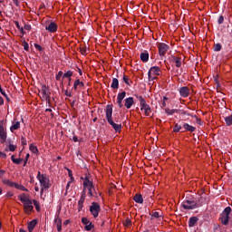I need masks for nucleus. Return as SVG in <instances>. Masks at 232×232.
Segmentation results:
<instances>
[{
	"instance_id": "nucleus-1",
	"label": "nucleus",
	"mask_w": 232,
	"mask_h": 232,
	"mask_svg": "<svg viewBox=\"0 0 232 232\" xmlns=\"http://www.w3.org/2000/svg\"><path fill=\"white\" fill-rule=\"evenodd\" d=\"M105 113L108 123L112 126L116 133H121V130H122V124L113 121V107L111 105H107Z\"/></svg>"
},
{
	"instance_id": "nucleus-2",
	"label": "nucleus",
	"mask_w": 232,
	"mask_h": 232,
	"mask_svg": "<svg viewBox=\"0 0 232 232\" xmlns=\"http://www.w3.org/2000/svg\"><path fill=\"white\" fill-rule=\"evenodd\" d=\"M136 98L140 102L141 111L144 110L146 117H150V113H151V107L148 103H146V100L144 99V97L140 95H136Z\"/></svg>"
},
{
	"instance_id": "nucleus-3",
	"label": "nucleus",
	"mask_w": 232,
	"mask_h": 232,
	"mask_svg": "<svg viewBox=\"0 0 232 232\" xmlns=\"http://www.w3.org/2000/svg\"><path fill=\"white\" fill-rule=\"evenodd\" d=\"M229 215H231V207H227L220 214L219 220L223 226L229 225Z\"/></svg>"
},
{
	"instance_id": "nucleus-4",
	"label": "nucleus",
	"mask_w": 232,
	"mask_h": 232,
	"mask_svg": "<svg viewBox=\"0 0 232 232\" xmlns=\"http://www.w3.org/2000/svg\"><path fill=\"white\" fill-rule=\"evenodd\" d=\"M41 185V195L44 193V189H50V179L46 177V174H42L40 179H38Z\"/></svg>"
},
{
	"instance_id": "nucleus-5",
	"label": "nucleus",
	"mask_w": 232,
	"mask_h": 232,
	"mask_svg": "<svg viewBox=\"0 0 232 232\" xmlns=\"http://www.w3.org/2000/svg\"><path fill=\"white\" fill-rule=\"evenodd\" d=\"M155 75L156 76L160 75V67L159 66L150 67L148 72L149 81H155V79H157Z\"/></svg>"
},
{
	"instance_id": "nucleus-6",
	"label": "nucleus",
	"mask_w": 232,
	"mask_h": 232,
	"mask_svg": "<svg viewBox=\"0 0 232 232\" xmlns=\"http://www.w3.org/2000/svg\"><path fill=\"white\" fill-rule=\"evenodd\" d=\"M89 211L92 215L93 218H97V217H99V213H101V205L97 202H92L90 206Z\"/></svg>"
},
{
	"instance_id": "nucleus-7",
	"label": "nucleus",
	"mask_w": 232,
	"mask_h": 232,
	"mask_svg": "<svg viewBox=\"0 0 232 232\" xmlns=\"http://www.w3.org/2000/svg\"><path fill=\"white\" fill-rule=\"evenodd\" d=\"M182 208L184 209H188V210H191V209H197L198 207L197 205V201L196 200H193V199H186L183 201L182 203Z\"/></svg>"
},
{
	"instance_id": "nucleus-8",
	"label": "nucleus",
	"mask_w": 232,
	"mask_h": 232,
	"mask_svg": "<svg viewBox=\"0 0 232 232\" xmlns=\"http://www.w3.org/2000/svg\"><path fill=\"white\" fill-rule=\"evenodd\" d=\"M158 49H159L160 56L164 57V55H166L168 50H169V45L166 44L165 43H159Z\"/></svg>"
},
{
	"instance_id": "nucleus-9",
	"label": "nucleus",
	"mask_w": 232,
	"mask_h": 232,
	"mask_svg": "<svg viewBox=\"0 0 232 232\" xmlns=\"http://www.w3.org/2000/svg\"><path fill=\"white\" fill-rule=\"evenodd\" d=\"M42 97L46 101L48 106H52V102H50V92H48V88H46V85H44L42 87Z\"/></svg>"
},
{
	"instance_id": "nucleus-10",
	"label": "nucleus",
	"mask_w": 232,
	"mask_h": 232,
	"mask_svg": "<svg viewBox=\"0 0 232 232\" xmlns=\"http://www.w3.org/2000/svg\"><path fill=\"white\" fill-rule=\"evenodd\" d=\"M3 121H0V142L5 144L6 142V131H5V127L2 125Z\"/></svg>"
},
{
	"instance_id": "nucleus-11",
	"label": "nucleus",
	"mask_w": 232,
	"mask_h": 232,
	"mask_svg": "<svg viewBox=\"0 0 232 232\" xmlns=\"http://www.w3.org/2000/svg\"><path fill=\"white\" fill-rule=\"evenodd\" d=\"M84 200H86V191H82V194L78 201V211H82L84 208Z\"/></svg>"
},
{
	"instance_id": "nucleus-12",
	"label": "nucleus",
	"mask_w": 232,
	"mask_h": 232,
	"mask_svg": "<svg viewBox=\"0 0 232 232\" xmlns=\"http://www.w3.org/2000/svg\"><path fill=\"white\" fill-rule=\"evenodd\" d=\"M82 224H84L85 231H92V229H93V227H94V226L92 224V222L90 220H88V218H82Z\"/></svg>"
},
{
	"instance_id": "nucleus-13",
	"label": "nucleus",
	"mask_w": 232,
	"mask_h": 232,
	"mask_svg": "<svg viewBox=\"0 0 232 232\" xmlns=\"http://www.w3.org/2000/svg\"><path fill=\"white\" fill-rule=\"evenodd\" d=\"M125 97H126V92H120V93H118V95H117V104H118V106H119V108H122V101H124V99H125Z\"/></svg>"
},
{
	"instance_id": "nucleus-14",
	"label": "nucleus",
	"mask_w": 232,
	"mask_h": 232,
	"mask_svg": "<svg viewBox=\"0 0 232 232\" xmlns=\"http://www.w3.org/2000/svg\"><path fill=\"white\" fill-rule=\"evenodd\" d=\"M57 24H55V22H51L46 27L45 30H47V32H50L51 34H55V32H57Z\"/></svg>"
},
{
	"instance_id": "nucleus-15",
	"label": "nucleus",
	"mask_w": 232,
	"mask_h": 232,
	"mask_svg": "<svg viewBox=\"0 0 232 232\" xmlns=\"http://www.w3.org/2000/svg\"><path fill=\"white\" fill-rule=\"evenodd\" d=\"M179 95L184 99L189 97V88L188 86H183L179 89Z\"/></svg>"
},
{
	"instance_id": "nucleus-16",
	"label": "nucleus",
	"mask_w": 232,
	"mask_h": 232,
	"mask_svg": "<svg viewBox=\"0 0 232 232\" xmlns=\"http://www.w3.org/2000/svg\"><path fill=\"white\" fill-rule=\"evenodd\" d=\"M32 204H33V201H31V204L29 203L24 204V213H26V215H32V212L34 211V205Z\"/></svg>"
},
{
	"instance_id": "nucleus-17",
	"label": "nucleus",
	"mask_w": 232,
	"mask_h": 232,
	"mask_svg": "<svg viewBox=\"0 0 232 232\" xmlns=\"http://www.w3.org/2000/svg\"><path fill=\"white\" fill-rule=\"evenodd\" d=\"M54 224H56L57 231H63V219L59 216H55Z\"/></svg>"
},
{
	"instance_id": "nucleus-18",
	"label": "nucleus",
	"mask_w": 232,
	"mask_h": 232,
	"mask_svg": "<svg viewBox=\"0 0 232 232\" xmlns=\"http://www.w3.org/2000/svg\"><path fill=\"white\" fill-rule=\"evenodd\" d=\"M19 200H21L23 204H32V199H30V198L24 193L20 195Z\"/></svg>"
},
{
	"instance_id": "nucleus-19",
	"label": "nucleus",
	"mask_w": 232,
	"mask_h": 232,
	"mask_svg": "<svg viewBox=\"0 0 232 232\" xmlns=\"http://www.w3.org/2000/svg\"><path fill=\"white\" fill-rule=\"evenodd\" d=\"M79 88H84V83L82 82H81V80L77 79L74 81L72 90L77 92V90H79Z\"/></svg>"
},
{
	"instance_id": "nucleus-20",
	"label": "nucleus",
	"mask_w": 232,
	"mask_h": 232,
	"mask_svg": "<svg viewBox=\"0 0 232 232\" xmlns=\"http://www.w3.org/2000/svg\"><path fill=\"white\" fill-rule=\"evenodd\" d=\"M172 63H175L177 68H180L182 66V58L179 56H171Z\"/></svg>"
},
{
	"instance_id": "nucleus-21",
	"label": "nucleus",
	"mask_w": 232,
	"mask_h": 232,
	"mask_svg": "<svg viewBox=\"0 0 232 232\" xmlns=\"http://www.w3.org/2000/svg\"><path fill=\"white\" fill-rule=\"evenodd\" d=\"M140 57L142 63H148V61H150V53H148V51L142 52Z\"/></svg>"
},
{
	"instance_id": "nucleus-22",
	"label": "nucleus",
	"mask_w": 232,
	"mask_h": 232,
	"mask_svg": "<svg viewBox=\"0 0 232 232\" xmlns=\"http://www.w3.org/2000/svg\"><path fill=\"white\" fill-rule=\"evenodd\" d=\"M134 101H133V97H129L125 99V108H127V110H130V108H131V106H133L134 104Z\"/></svg>"
},
{
	"instance_id": "nucleus-23",
	"label": "nucleus",
	"mask_w": 232,
	"mask_h": 232,
	"mask_svg": "<svg viewBox=\"0 0 232 232\" xmlns=\"http://www.w3.org/2000/svg\"><path fill=\"white\" fill-rule=\"evenodd\" d=\"M35 226H37V219H33L32 221H30L27 225L28 227V231L29 232H33L34 229H35Z\"/></svg>"
},
{
	"instance_id": "nucleus-24",
	"label": "nucleus",
	"mask_w": 232,
	"mask_h": 232,
	"mask_svg": "<svg viewBox=\"0 0 232 232\" xmlns=\"http://www.w3.org/2000/svg\"><path fill=\"white\" fill-rule=\"evenodd\" d=\"M198 222V218L191 217L188 219V227H195V226L197 225Z\"/></svg>"
},
{
	"instance_id": "nucleus-25",
	"label": "nucleus",
	"mask_w": 232,
	"mask_h": 232,
	"mask_svg": "<svg viewBox=\"0 0 232 232\" xmlns=\"http://www.w3.org/2000/svg\"><path fill=\"white\" fill-rule=\"evenodd\" d=\"M133 200L137 204H142L144 202V198H142V194H135V196L133 197Z\"/></svg>"
},
{
	"instance_id": "nucleus-26",
	"label": "nucleus",
	"mask_w": 232,
	"mask_h": 232,
	"mask_svg": "<svg viewBox=\"0 0 232 232\" xmlns=\"http://www.w3.org/2000/svg\"><path fill=\"white\" fill-rule=\"evenodd\" d=\"M196 204L198 206V208H202V206L204 204H206V198H204V196H200L199 198H198V199L196 200Z\"/></svg>"
},
{
	"instance_id": "nucleus-27",
	"label": "nucleus",
	"mask_w": 232,
	"mask_h": 232,
	"mask_svg": "<svg viewBox=\"0 0 232 232\" xmlns=\"http://www.w3.org/2000/svg\"><path fill=\"white\" fill-rule=\"evenodd\" d=\"M182 126L184 128V130H186V131H190L191 133H193V131H195V130H197V128H195L194 126L189 125V123H182Z\"/></svg>"
},
{
	"instance_id": "nucleus-28",
	"label": "nucleus",
	"mask_w": 232,
	"mask_h": 232,
	"mask_svg": "<svg viewBox=\"0 0 232 232\" xmlns=\"http://www.w3.org/2000/svg\"><path fill=\"white\" fill-rule=\"evenodd\" d=\"M19 128H21V122H19V121H13V124L10 127V131L12 133H14V131H15V130H19Z\"/></svg>"
},
{
	"instance_id": "nucleus-29",
	"label": "nucleus",
	"mask_w": 232,
	"mask_h": 232,
	"mask_svg": "<svg viewBox=\"0 0 232 232\" xmlns=\"http://www.w3.org/2000/svg\"><path fill=\"white\" fill-rule=\"evenodd\" d=\"M88 188H93V183L88 178H85L83 180V191Z\"/></svg>"
},
{
	"instance_id": "nucleus-30",
	"label": "nucleus",
	"mask_w": 232,
	"mask_h": 232,
	"mask_svg": "<svg viewBox=\"0 0 232 232\" xmlns=\"http://www.w3.org/2000/svg\"><path fill=\"white\" fill-rule=\"evenodd\" d=\"M111 88H112V90H119V79L112 78Z\"/></svg>"
},
{
	"instance_id": "nucleus-31",
	"label": "nucleus",
	"mask_w": 232,
	"mask_h": 232,
	"mask_svg": "<svg viewBox=\"0 0 232 232\" xmlns=\"http://www.w3.org/2000/svg\"><path fill=\"white\" fill-rule=\"evenodd\" d=\"M2 184H5V186H9V188H14V182L11 181L8 179H3Z\"/></svg>"
},
{
	"instance_id": "nucleus-32",
	"label": "nucleus",
	"mask_w": 232,
	"mask_h": 232,
	"mask_svg": "<svg viewBox=\"0 0 232 232\" xmlns=\"http://www.w3.org/2000/svg\"><path fill=\"white\" fill-rule=\"evenodd\" d=\"M182 128H183L182 123H175L173 132L179 133V131H180V130H182Z\"/></svg>"
},
{
	"instance_id": "nucleus-33",
	"label": "nucleus",
	"mask_w": 232,
	"mask_h": 232,
	"mask_svg": "<svg viewBox=\"0 0 232 232\" xmlns=\"http://www.w3.org/2000/svg\"><path fill=\"white\" fill-rule=\"evenodd\" d=\"M72 75H73V72L67 71L66 72L63 73V79H69V81H72Z\"/></svg>"
},
{
	"instance_id": "nucleus-34",
	"label": "nucleus",
	"mask_w": 232,
	"mask_h": 232,
	"mask_svg": "<svg viewBox=\"0 0 232 232\" xmlns=\"http://www.w3.org/2000/svg\"><path fill=\"white\" fill-rule=\"evenodd\" d=\"M123 82L128 86H131V84H133V82L131 80H130V78L126 74L123 75Z\"/></svg>"
},
{
	"instance_id": "nucleus-35",
	"label": "nucleus",
	"mask_w": 232,
	"mask_h": 232,
	"mask_svg": "<svg viewBox=\"0 0 232 232\" xmlns=\"http://www.w3.org/2000/svg\"><path fill=\"white\" fill-rule=\"evenodd\" d=\"M29 150H30V151H32V153H34V154L39 153V149H37V146H35L32 143L29 146Z\"/></svg>"
},
{
	"instance_id": "nucleus-36",
	"label": "nucleus",
	"mask_w": 232,
	"mask_h": 232,
	"mask_svg": "<svg viewBox=\"0 0 232 232\" xmlns=\"http://www.w3.org/2000/svg\"><path fill=\"white\" fill-rule=\"evenodd\" d=\"M178 111L179 110L177 109H172V110L169 108L165 109V112L167 113V115H174V113H177Z\"/></svg>"
},
{
	"instance_id": "nucleus-37",
	"label": "nucleus",
	"mask_w": 232,
	"mask_h": 232,
	"mask_svg": "<svg viewBox=\"0 0 232 232\" xmlns=\"http://www.w3.org/2000/svg\"><path fill=\"white\" fill-rule=\"evenodd\" d=\"M36 211H41V205L39 204V201L35 200V199H33L32 200Z\"/></svg>"
},
{
	"instance_id": "nucleus-38",
	"label": "nucleus",
	"mask_w": 232,
	"mask_h": 232,
	"mask_svg": "<svg viewBox=\"0 0 232 232\" xmlns=\"http://www.w3.org/2000/svg\"><path fill=\"white\" fill-rule=\"evenodd\" d=\"M11 160H12V162H14V164H21L23 162V159H15L14 157V155L11 156Z\"/></svg>"
},
{
	"instance_id": "nucleus-39",
	"label": "nucleus",
	"mask_w": 232,
	"mask_h": 232,
	"mask_svg": "<svg viewBox=\"0 0 232 232\" xmlns=\"http://www.w3.org/2000/svg\"><path fill=\"white\" fill-rule=\"evenodd\" d=\"M225 121L227 126H232V116L226 117Z\"/></svg>"
},
{
	"instance_id": "nucleus-40",
	"label": "nucleus",
	"mask_w": 232,
	"mask_h": 232,
	"mask_svg": "<svg viewBox=\"0 0 232 232\" xmlns=\"http://www.w3.org/2000/svg\"><path fill=\"white\" fill-rule=\"evenodd\" d=\"M17 150V146L14 144H9L8 149H5V151H15Z\"/></svg>"
},
{
	"instance_id": "nucleus-41",
	"label": "nucleus",
	"mask_w": 232,
	"mask_h": 232,
	"mask_svg": "<svg viewBox=\"0 0 232 232\" xmlns=\"http://www.w3.org/2000/svg\"><path fill=\"white\" fill-rule=\"evenodd\" d=\"M87 189H88V191H89V193H88V196L89 197H93V191H95V187H89V188H87Z\"/></svg>"
},
{
	"instance_id": "nucleus-42",
	"label": "nucleus",
	"mask_w": 232,
	"mask_h": 232,
	"mask_svg": "<svg viewBox=\"0 0 232 232\" xmlns=\"http://www.w3.org/2000/svg\"><path fill=\"white\" fill-rule=\"evenodd\" d=\"M123 226H124L125 227H130V226H131V219H130L129 218H127L125 219V222H123Z\"/></svg>"
},
{
	"instance_id": "nucleus-43",
	"label": "nucleus",
	"mask_w": 232,
	"mask_h": 232,
	"mask_svg": "<svg viewBox=\"0 0 232 232\" xmlns=\"http://www.w3.org/2000/svg\"><path fill=\"white\" fill-rule=\"evenodd\" d=\"M220 50H222V44H216L214 45V52H220Z\"/></svg>"
},
{
	"instance_id": "nucleus-44",
	"label": "nucleus",
	"mask_w": 232,
	"mask_h": 232,
	"mask_svg": "<svg viewBox=\"0 0 232 232\" xmlns=\"http://www.w3.org/2000/svg\"><path fill=\"white\" fill-rule=\"evenodd\" d=\"M63 75H64V72H63V71H59L55 76L56 81H61V77H63Z\"/></svg>"
},
{
	"instance_id": "nucleus-45",
	"label": "nucleus",
	"mask_w": 232,
	"mask_h": 232,
	"mask_svg": "<svg viewBox=\"0 0 232 232\" xmlns=\"http://www.w3.org/2000/svg\"><path fill=\"white\" fill-rule=\"evenodd\" d=\"M22 45L24 46V50H25V52H28L30 50V45L26 43V41H24L22 43Z\"/></svg>"
},
{
	"instance_id": "nucleus-46",
	"label": "nucleus",
	"mask_w": 232,
	"mask_h": 232,
	"mask_svg": "<svg viewBox=\"0 0 232 232\" xmlns=\"http://www.w3.org/2000/svg\"><path fill=\"white\" fill-rule=\"evenodd\" d=\"M80 52H81L82 55H86L88 53V49L86 46H84L80 49Z\"/></svg>"
},
{
	"instance_id": "nucleus-47",
	"label": "nucleus",
	"mask_w": 232,
	"mask_h": 232,
	"mask_svg": "<svg viewBox=\"0 0 232 232\" xmlns=\"http://www.w3.org/2000/svg\"><path fill=\"white\" fill-rule=\"evenodd\" d=\"M151 216V220H153V218H159V217H160V215L159 214V212H152L150 214Z\"/></svg>"
},
{
	"instance_id": "nucleus-48",
	"label": "nucleus",
	"mask_w": 232,
	"mask_h": 232,
	"mask_svg": "<svg viewBox=\"0 0 232 232\" xmlns=\"http://www.w3.org/2000/svg\"><path fill=\"white\" fill-rule=\"evenodd\" d=\"M67 171H68V175H69L71 180H72V181H74L75 179L73 178V173L72 172V169H67Z\"/></svg>"
},
{
	"instance_id": "nucleus-49",
	"label": "nucleus",
	"mask_w": 232,
	"mask_h": 232,
	"mask_svg": "<svg viewBox=\"0 0 232 232\" xmlns=\"http://www.w3.org/2000/svg\"><path fill=\"white\" fill-rule=\"evenodd\" d=\"M169 98L164 96L163 99L161 100V106L162 108H166V101H168Z\"/></svg>"
},
{
	"instance_id": "nucleus-50",
	"label": "nucleus",
	"mask_w": 232,
	"mask_h": 232,
	"mask_svg": "<svg viewBox=\"0 0 232 232\" xmlns=\"http://www.w3.org/2000/svg\"><path fill=\"white\" fill-rule=\"evenodd\" d=\"M21 144H22V146H26V139L24 138V137H21Z\"/></svg>"
},
{
	"instance_id": "nucleus-51",
	"label": "nucleus",
	"mask_w": 232,
	"mask_h": 232,
	"mask_svg": "<svg viewBox=\"0 0 232 232\" xmlns=\"http://www.w3.org/2000/svg\"><path fill=\"white\" fill-rule=\"evenodd\" d=\"M34 48H36V50H38V52H43V47L41 45H39L38 44H34Z\"/></svg>"
},
{
	"instance_id": "nucleus-52",
	"label": "nucleus",
	"mask_w": 232,
	"mask_h": 232,
	"mask_svg": "<svg viewBox=\"0 0 232 232\" xmlns=\"http://www.w3.org/2000/svg\"><path fill=\"white\" fill-rule=\"evenodd\" d=\"M218 24H222L224 23V16L220 15L218 20Z\"/></svg>"
},
{
	"instance_id": "nucleus-53",
	"label": "nucleus",
	"mask_w": 232,
	"mask_h": 232,
	"mask_svg": "<svg viewBox=\"0 0 232 232\" xmlns=\"http://www.w3.org/2000/svg\"><path fill=\"white\" fill-rule=\"evenodd\" d=\"M28 159H30V154H29V153H27V154L25 155V160H24V166H26V164H27V162H28Z\"/></svg>"
},
{
	"instance_id": "nucleus-54",
	"label": "nucleus",
	"mask_w": 232,
	"mask_h": 232,
	"mask_svg": "<svg viewBox=\"0 0 232 232\" xmlns=\"http://www.w3.org/2000/svg\"><path fill=\"white\" fill-rule=\"evenodd\" d=\"M18 189H20V191H28V188H24L23 185H20Z\"/></svg>"
},
{
	"instance_id": "nucleus-55",
	"label": "nucleus",
	"mask_w": 232,
	"mask_h": 232,
	"mask_svg": "<svg viewBox=\"0 0 232 232\" xmlns=\"http://www.w3.org/2000/svg\"><path fill=\"white\" fill-rule=\"evenodd\" d=\"M24 30L30 31V30H32V25L25 24L24 26Z\"/></svg>"
},
{
	"instance_id": "nucleus-56",
	"label": "nucleus",
	"mask_w": 232,
	"mask_h": 232,
	"mask_svg": "<svg viewBox=\"0 0 232 232\" xmlns=\"http://www.w3.org/2000/svg\"><path fill=\"white\" fill-rule=\"evenodd\" d=\"M5 197H6L7 198H12V197H14V193H12V192H7L6 195H5Z\"/></svg>"
},
{
	"instance_id": "nucleus-57",
	"label": "nucleus",
	"mask_w": 232,
	"mask_h": 232,
	"mask_svg": "<svg viewBox=\"0 0 232 232\" xmlns=\"http://www.w3.org/2000/svg\"><path fill=\"white\" fill-rule=\"evenodd\" d=\"M0 93H2L4 97H6V92H5V90H3V87H1V84H0Z\"/></svg>"
},
{
	"instance_id": "nucleus-58",
	"label": "nucleus",
	"mask_w": 232,
	"mask_h": 232,
	"mask_svg": "<svg viewBox=\"0 0 232 232\" xmlns=\"http://www.w3.org/2000/svg\"><path fill=\"white\" fill-rule=\"evenodd\" d=\"M0 159H6V153L0 151Z\"/></svg>"
},
{
	"instance_id": "nucleus-59",
	"label": "nucleus",
	"mask_w": 232,
	"mask_h": 232,
	"mask_svg": "<svg viewBox=\"0 0 232 232\" xmlns=\"http://www.w3.org/2000/svg\"><path fill=\"white\" fill-rule=\"evenodd\" d=\"M14 24H15L17 30H20V28H22L21 25L19 24L18 21H14Z\"/></svg>"
},
{
	"instance_id": "nucleus-60",
	"label": "nucleus",
	"mask_w": 232,
	"mask_h": 232,
	"mask_svg": "<svg viewBox=\"0 0 232 232\" xmlns=\"http://www.w3.org/2000/svg\"><path fill=\"white\" fill-rule=\"evenodd\" d=\"M113 122H115L116 124H119V118H117L114 114V118H113Z\"/></svg>"
},
{
	"instance_id": "nucleus-61",
	"label": "nucleus",
	"mask_w": 232,
	"mask_h": 232,
	"mask_svg": "<svg viewBox=\"0 0 232 232\" xmlns=\"http://www.w3.org/2000/svg\"><path fill=\"white\" fill-rule=\"evenodd\" d=\"M20 186H21V184L14 182V188H15V189H19Z\"/></svg>"
},
{
	"instance_id": "nucleus-62",
	"label": "nucleus",
	"mask_w": 232,
	"mask_h": 232,
	"mask_svg": "<svg viewBox=\"0 0 232 232\" xmlns=\"http://www.w3.org/2000/svg\"><path fill=\"white\" fill-rule=\"evenodd\" d=\"M41 177H43V174H41V171H38L36 179L40 180Z\"/></svg>"
},
{
	"instance_id": "nucleus-63",
	"label": "nucleus",
	"mask_w": 232,
	"mask_h": 232,
	"mask_svg": "<svg viewBox=\"0 0 232 232\" xmlns=\"http://www.w3.org/2000/svg\"><path fill=\"white\" fill-rule=\"evenodd\" d=\"M66 97H72V92L65 91Z\"/></svg>"
},
{
	"instance_id": "nucleus-64",
	"label": "nucleus",
	"mask_w": 232,
	"mask_h": 232,
	"mask_svg": "<svg viewBox=\"0 0 232 232\" xmlns=\"http://www.w3.org/2000/svg\"><path fill=\"white\" fill-rule=\"evenodd\" d=\"M15 6H19V0H13Z\"/></svg>"
}]
</instances>
